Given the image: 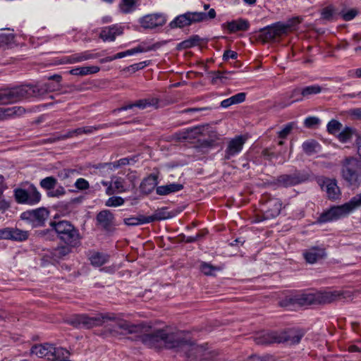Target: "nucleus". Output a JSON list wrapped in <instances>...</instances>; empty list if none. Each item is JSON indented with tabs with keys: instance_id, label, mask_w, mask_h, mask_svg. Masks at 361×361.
I'll use <instances>...</instances> for the list:
<instances>
[{
	"instance_id": "23",
	"label": "nucleus",
	"mask_w": 361,
	"mask_h": 361,
	"mask_svg": "<svg viewBox=\"0 0 361 361\" xmlns=\"http://www.w3.org/2000/svg\"><path fill=\"white\" fill-rule=\"evenodd\" d=\"M303 335L304 334L302 332L294 329L279 332V343H286L289 345L298 344Z\"/></svg>"
},
{
	"instance_id": "25",
	"label": "nucleus",
	"mask_w": 361,
	"mask_h": 361,
	"mask_svg": "<svg viewBox=\"0 0 361 361\" xmlns=\"http://www.w3.org/2000/svg\"><path fill=\"white\" fill-rule=\"evenodd\" d=\"M98 224L104 229L109 231L114 225V216L109 210H102L97 215Z\"/></svg>"
},
{
	"instance_id": "51",
	"label": "nucleus",
	"mask_w": 361,
	"mask_h": 361,
	"mask_svg": "<svg viewBox=\"0 0 361 361\" xmlns=\"http://www.w3.org/2000/svg\"><path fill=\"white\" fill-rule=\"evenodd\" d=\"M149 61H141L128 66L127 69L129 71L135 73L139 70L143 69L145 67L147 66L149 64Z\"/></svg>"
},
{
	"instance_id": "38",
	"label": "nucleus",
	"mask_w": 361,
	"mask_h": 361,
	"mask_svg": "<svg viewBox=\"0 0 361 361\" xmlns=\"http://www.w3.org/2000/svg\"><path fill=\"white\" fill-rule=\"evenodd\" d=\"M56 178H55L53 176H48L42 179L39 183V185L42 188L48 191H50L56 187Z\"/></svg>"
},
{
	"instance_id": "32",
	"label": "nucleus",
	"mask_w": 361,
	"mask_h": 361,
	"mask_svg": "<svg viewBox=\"0 0 361 361\" xmlns=\"http://www.w3.org/2000/svg\"><path fill=\"white\" fill-rule=\"evenodd\" d=\"M157 184V176L155 174H150L147 178L142 180L140 184V188L143 192L149 193L154 189Z\"/></svg>"
},
{
	"instance_id": "53",
	"label": "nucleus",
	"mask_w": 361,
	"mask_h": 361,
	"mask_svg": "<svg viewBox=\"0 0 361 361\" xmlns=\"http://www.w3.org/2000/svg\"><path fill=\"white\" fill-rule=\"evenodd\" d=\"M247 361H274L273 357L269 355H264L262 356L254 355L250 356Z\"/></svg>"
},
{
	"instance_id": "54",
	"label": "nucleus",
	"mask_w": 361,
	"mask_h": 361,
	"mask_svg": "<svg viewBox=\"0 0 361 361\" xmlns=\"http://www.w3.org/2000/svg\"><path fill=\"white\" fill-rule=\"evenodd\" d=\"M125 224L128 226H138L141 225V215L138 216H132L124 219Z\"/></svg>"
},
{
	"instance_id": "21",
	"label": "nucleus",
	"mask_w": 361,
	"mask_h": 361,
	"mask_svg": "<svg viewBox=\"0 0 361 361\" xmlns=\"http://www.w3.org/2000/svg\"><path fill=\"white\" fill-rule=\"evenodd\" d=\"M115 318L114 319H106V321H113L115 322L116 326L124 331L126 334H135L142 332L144 326L142 324H133L126 320L121 319L116 317L114 314Z\"/></svg>"
},
{
	"instance_id": "8",
	"label": "nucleus",
	"mask_w": 361,
	"mask_h": 361,
	"mask_svg": "<svg viewBox=\"0 0 361 361\" xmlns=\"http://www.w3.org/2000/svg\"><path fill=\"white\" fill-rule=\"evenodd\" d=\"M261 214L256 216V221L261 222L277 217L282 209V202L279 198L264 195L261 198Z\"/></svg>"
},
{
	"instance_id": "4",
	"label": "nucleus",
	"mask_w": 361,
	"mask_h": 361,
	"mask_svg": "<svg viewBox=\"0 0 361 361\" xmlns=\"http://www.w3.org/2000/svg\"><path fill=\"white\" fill-rule=\"evenodd\" d=\"M50 226L57 237L65 244L80 246L81 236L79 231L67 221H51Z\"/></svg>"
},
{
	"instance_id": "49",
	"label": "nucleus",
	"mask_w": 361,
	"mask_h": 361,
	"mask_svg": "<svg viewBox=\"0 0 361 361\" xmlns=\"http://www.w3.org/2000/svg\"><path fill=\"white\" fill-rule=\"evenodd\" d=\"M218 269L217 267L207 262H202L200 265V270L205 275H212L213 272Z\"/></svg>"
},
{
	"instance_id": "26",
	"label": "nucleus",
	"mask_w": 361,
	"mask_h": 361,
	"mask_svg": "<svg viewBox=\"0 0 361 361\" xmlns=\"http://www.w3.org/2000/svg\"><path fill=\"white\" fill-rule=\"evenodd\" d=\"M204 137L202 140L198 139V147L201 149H208L214 147L216 141L219 139V135L212 127H210L209 132Z\"/></svg>"
},
{
	"instance_id": "55",
	"label": "nucleus",
	"mask_w": 361,
	"mask_h": 361,
	"mask_svg": "<svg viewBox=\"0 0 361 361\" xmlns=\"http://www.w3.org/2000/svg\"><path fill=\"white\" fill-rule=\"evenodd\" d=\"M75 186L80 190H87L90 188L88 181L82 178L77 179L75 183Z\"/></svg>"
},
{
	"instance_id": "64",
	"label": "nucleus",
	"mask_w": 361,
	"mask_h": 361,
	"mask_svg": "<svg viewBox=\"0 0 361 361\" xmlns=\"http://www.w3.org/2000/svg\"><path fill=\"white\" fill-rule=\"evenodd\" d=\"M348 75L350 78H361V68L349 70Z\"/></svg>"
},
{
	"instance_id": "61",
	"label": "nucleus",
	"mask_w": 361,
	"mask_h": 361,
	"mask_svg": "<svg viewBox=\"0 0 361 361\" xmlns=\"http://www.w3.org/2000/svg\"><path fill=\"white\" fill-rule=\"evenodd\" d=\"M75 135L73 133V130H68L67 133L57 137L55 138H53V140L51 142H55L56 140H64L70 137H74Z\"/></svg>"
},
{
	"instance_id": "30",
	"label": "nucleus",
	"mask_w": 361,
	"mask_h": 361,
	"mask_svg": "<svg viewBox=\"0 0 361 361\" xmlns=\"http://www.w3.org/2000/svg\"><path fill=\"white\" fill-rule=\"evenodd\" d=\"M249 22L244 19H238L227 23L226 28L230 32H235L237 31H246L249 29Z\"/></svg>"
},
{
	"instance_id": "7",
	"label": "nucleus",
	"mask_w": 361,
	"mask_h": 361,
	"mask_svg": "<svg viewBox=\"0 0 361 361\" xmlns=\"http://www.w3.org/2000/svg\"><path fill=\"white\" fill-rule=\"evenodd\" d=\"M216 16L214 8H211L208 13L205 12H186L178 16L172 20L169 25L171 28H182L189 26L192 23H200L207 20L214 19Z\"/></svg>"
},
{
	"instance_id": "57",
	"label": "nucleus",
	"mask_w": 361,
	"mask_h": 361,
	"mask_svg": "<svg viewBox=\"0 0 361 361\" xmlns=\"http://www.w3.org/2000/svg\"><path fill=\"white\" fill-rule=\"evenodd\" d=\"M11 228L7 227L0 229V240H11Z\"/></svg>"
},
{
	"instance_id": "35",
	"label": "nucleus",
	"mask_w": 361,
	"mask_h": 361,
	"mask_svg": "<svg viewBox=\"0 0 361 361\" xmlns=\"http://www.w3.org/2000/svg\"><path fill=\"white\" fill-rule=\"evenodd\" d=\"M91 264L95 267H100L109 260V255L101 252H92L89 257Z\"/></svg>"
},
{
	"instance_id": "56",
	"label": "nucleus",
	"mask_w": 361,
	"mask_h": 361,
	"mask_svg": "<svg viewBox=\"0 0 361 361\" xmlns=\"http://www.w3.org/2000/svg\"><path fill=\"white\" fill-rule=\"evenodd\" d=\"M358 12L356 9L352 8L345 13H342V18L345 21H349L353 20L357 15Z\"/></svg>"
},
{
	"instance_id": "6",
	"label": "nucleus",
	"mask_w": 361,
	"mask_h": 361,
	"mask_svg": "<svg viewBox=\"0 0 361 361\" xmlns=\"http://www.w3.org/2000/svg\"><path fill=\"white\" fill-rule=\"evenodd\" d=\"M114 313L98 314L94 316H89L85 314H74L70 317L67 323L75 328L91 329L102 325L106 319H114Z\"/></svg>"
},
{
	"instance_id": "17",
	"label": "nucleus",
	"mask_w": 361,
	"mask_h": 361,
	"mask_svg": "<svg viewBox=\"0 0 361 361\" xmlns=\"http://www.w3.org/2000/svg\"><path fill=\"white\" fill-rule=\"evenodd\" d=\"M246 137L243 135H238L231 139L225 150V159H230L231 157L239 154L245 143Z\"/></svg>"
},
{
	"instance_id": "9",
	"label": "nucleus",
	"mask_w": 361,
	"mask_h": 361,
	"mask_svg": "<svg viewBox=\"0 0 361 361\" xmlns=\"http://www.w3.org/2000/svg\"><path fill=\"white\" fill-rule=\"evenodd\" d=\"M290 20L288 23L276 22L270 25L264 27L259 30V38L264 42L276 41L285 35L293 25V21Z\"/></svg>"
},
{
	"instance_id": "43",
	"label": "nucleus",
	"mask_w": 361,
	"mask_h": 361,
	"mask_svg": "<svg viewBox=\"0 0 361 361\" xmlns=\"http://www.w3.org/2000/svg\"><path fill=\"white\" fill-rule=\"evenodd\" d=\"M296 124L295 122H290L286 124L279 133L278 136L279 138H286L291 130L295 127Z\"/></svg>"
},
{
	"instance_id": "50",
	"label": "nucleus",
	"mask_w": 361,
	"mask_h": 361,
	"mask_svg": "<svg viewBox=\"0 0 361 361\" xmlns=\"http://www.w3.org/2000/svg\"><path fill=\"white\" fill-rule=\"evenodd\" d=\"M66 190L63 186H59L56 189H52L47 192L48 197H60L65 195Z\"/></svg>"
},
{
	"instance_id": "41",
	"label": "nucleus",
	"mask_w": 361,
	"mask_h": 361,
	"mask_svg": "<svg viewBox=\"0 0 361 361\" xmlns=\"http://www.w3.org/2000/svg\"><path fill=\"white\" fill-rule=\"evenodd\" d=\"M118 125V123H104V124H99L94 126H85L83 127V132L84 134H92L94 131L102 130L108 127L114 126Z\"/></svg>"
},
{
	"instance_id": "10",
	"label": "nucleus",
	"mask_w": 361,
	"mask_h": 361,
	"mask_svg": "<svg viewBox=\"0 0 361 361\" xmlns=\"http://www.w3.org/2000/svg\"><path fill=\"white\" fill-rule=\"evenodd\" d=\"M16 202L20 204L35 205L41 200V194L33 184L25 188H17L13 190Z\"/></svg>"
},
{
	"instance_id": "42",
	"label": "nucleus",
	"mask_w": 361,
	"mask_h": 361,
	"mask_svg": "<svg viewBox=\"0 0 361 361\" xmlns=\"http://www.w3.org/2000/svg\"><path fill=\"white\" fill-rule=\"evenodd\" d=\"M77 246H72L67 244L64 245L58 246L55 249V255L58 257H63L68 255L71 252L73 247H76Z\"/></svg>"
},
{
	"instance_id": "31",
	"label": "nucleus",
	"mask_w": 361,
	"mask_h": 361,
	"mask_svg": "<svg viewBox=\"0 0 361 361\" xmlns=\"http://www.w3.org/2000/svg\"><path fill=\"white\" fill-rule=\"evenodd\" d=\"M24 112L25 109L21 106L0 107V121L7 119L14 115H22Z\"/></svg>"
},
{
	"instance_id": "16",
	"label": "nucleus",
	"mask_w": 361,
	"mask_h": 361,
	"mask_svg": "<svg viewBox=\"0 0 361 361\" xmlns=\"http://www.w3.org/2000/svg\"><path fill=\"white\" fill-rule=\"evenodd\" d=\"M210 127L209 124H204L187 128L180 133L179 139L190 140L199 139L200 137H206L209 132Z\"/></svg>"
},
{
	"instance_id": "58",
	"label": "nucleus",
	"mask_w": 361,
	"mask_h": 361,
	"mask_svg": "<svg viewBox=\"0 0 361 361\" xmlns=\"http://www.w3.org/2000/svg\"><path fill=\"white\" fill-rule=\"evenodd\" d=\"M238 57V54L236 51L228 49L226 50L223 54V60L228 61V59H236Z\"/></svg>"
},
{
	"instance_id": "45",
	"label": "nucleus",
	"mask_w": 361,
	"mask_h": 361,
	"mask_svg": "<svg viewBox=\"0 0 361 361\" xmlns=\"http://www.w3.org/2000/svg\"><path fill=\"white\" fill-rule=\"evenodd\" d=\"M342 127V124L334 119L331 120L327 124L328 132L331 134H335L338 133Z\"/></svg>"
},
{
	"instance_id": "59",
	"label": "nucleus",
	"mask_w": 361,
	"mask_h": 361,
	"mask_svg": "<svg viewBox=\"0 0 361 361\" xmlns=\"http://www.w3.org/2000/svg\"><path fill=\"white\" fill-rule=\"evenodd\" d=\"M319 123V119L317 117H308L305 120V126L307 128H311Z\"/></svg>"
},
{
	"instance_id": "24",
	"label": "nucleus",
	"mask_w": 361,
	"mask_h": 361,
	"mask_svg": "<svg viewBox=\"0 0 361 361\" xmlns=\"http://www.w3.org/2000/svg\"><path fill=\"white\" fill-rule=\"evenodd\" d=\"M123 28L118 25L104 27L102 28L99 37L104 42H113L117 36L122 35Z\"/></svg>"
},
{
	"instance_id": "22",
	"label": "nucleus",
	"mask_w": 361,
	"mask_h": 361,
	"mask_svg": "<svg viewBox=\"0 0 361 361\" xmlns=\"http://www.w3.org/2000/svg\"><path fill=\"white\" fill-rule=\"evenodd\" d=\"M303 257L306 262L314 264L326 256L325 250L323 247L315 246L303 251Z\"/></svg>"
},
{
	"instance_id": "3",
	"label": "nucleus",
	"mask_w": 361,
	"mask_h": 361,
	"mask_svg": "<svg viewBox=\"0 0 361 361\" xmlns=\"http://www.w3.org/2000/svg\"><path fill=\"white\" fill-rule=\"evenodd\" d=\"M54 90L49 82L35 85L26 84L9 88L12 103L29 98H41Z\"/></svg>"
},
{
	"instance_id": "11",
	"label": "nucleus",
	"mask_w": 361,
	"mask_h": 361,
	"mask_svg": "<svg viewBox=\"0 0 361 361\" xmlns=\"http://www.w3.org/2000/svg\"><path fill=\"white\" fill-rule=\"evenodd\" d=\"M30 353L39 357H44L48 361H55L69 354L68 351L63 348H55L49 343L35 345L32 347Z\"/></svg>"
},
{
	"instance_id": "15",
	"label": "nucleus",
	"mask_w": 361,
	"mask_h": 361,
	"mask_svg": "<svg viewBox=\"0 0 361 361\" xmlns=\"http://www.w3.org/2000/svg\"><path fill=\"white\" fill-rule=\"evenodd\" d=\"M322 190L326 192L327 197L331 200H337L341 195L339 187L337 185V181L334 178L322 177L317 180Z\"/></svg>"
},
{
	"instance_id": "37",
	"label": "nucleus",
	"mask_w": 361,
	"mask_h": 361,
	"mask_svg": "<svg viewBox=\"0 0 361 361\" xmlns=\"http://www.w3.org/2000/svg\"><path fill=\"white\" fill-rule=\"evenodd\" d=\"M319 147V143L313 140L306 141L302 144L303 151L309 155L317 152Z\"/></svg>"
},
{
	"instance_id": "36",
	"label": "nucleus",
	"mask_w": 361,
	"mask_h": 361,
	"mask_svg": "<svg viewBox=\"0 0 361 361\" xmlns=\"http://www.w3.org/2000/svg\"><path fill=\"white\" fill-rule=\"evenodd\" d=\"M29 233L17 228H11V240L16 241H24L28 238Z\"/></svg>"
},
{
	"instance_id": "63",
	"label": "nucleus",
	"mask_w": 361,
	"mask_h": 361,
	"mask_svg": "<svg viewBox=\"0 0 361 361\" xmlns=\"http://www.w3.org/2000/svg\"><path fill=\"white\" fill-rule=\"evenodd\" d=\"M192 47V44L189 39L184 40L177 45L178 49H185Z\"/></svg>"
},
{
	"instance_id": "46",
	"label": "nucleus",
	"mask_w": 361,
	"mask_h": 361,
	"mask_svg": "<svg viewBox=\"0 0 361 361\" xmlns=\"http://www.w3.org/2000/svg\"><path fill=\"white\" fill-rule=\"evenodd\" d=\"M11 99L9 88L0 90V105L11 104Z\"/></svg>"
},
{
	"instance_id": "52",
	"label": "nucleus",
	"mask_w": 361,
	"mask_h": 361,
	"mask_svg": "<svg viewBox=\"0 0 361 361\" xmlns=\"http://www.w3.org/2000/svg\"><path fill=\"white\" fill-rule=\"evenodd\" d=\"M246 94L245 92L238 93L229 97L231 104H238L243 102L245 100Z\"/></svg>"
},
{
	"instance_id": "39",
	"label": "nucleus",
	"mask_w": 361,
	"mask_h": 361,
	"mask_svg": "<svg viewBox=\"0 0 361 361\" xmlns=\"http://www.w3.org/2000/svg\"><path fill=\"white\" fill-rule=\"evenodd\" d=\"M354 133L355 130L353 128L345 127L339 133L338 138L342 142H347L352 138Z\"/></svg>"
},
{
	"instance_id": "19",
	"label": "nucleus",
	"mask_w": 361,
	"mask_h": 361,
	"mask_svg": "<svg viewBox=\"0 0 361 361\" xmlns=\"http://www.w3.org/2000/svg\"><path fill=\"white\" fill-rule=\"evenodd\" d=\"M307 179L305 175L299 173L293 174H283L278 177L277 182L279 185L285 188L300 184Z\"/></svg>"
},
{
	"instance_id": "12",
	"label": "nucleus",
	"mask_w": 361,
	"mask_h": 361,
	"mask_svg": "<svg viewBox=\"0 0 361 361\" xmlns=\"http://www.w3.org/2000/svg\"><path fill=\"white\" fill-rule=\"evenodd\" d=\"M355 202L354 200H350L342 205L332 207L329 210L323 212L317 218V223L324 224L346 216L353 212V207L351 205H353Z\"/></svg>"
},
{
	"instance_id": "47",
	"label": "nucleus",
	"mask_w": 361,
	"mask_h": 361,
	"mask_svg": "<svg viewBox=\"0 0 361 361\" xmlns=\"http://www.w3.org/2000/svg\"><path fill=\"white\" fill-rule=\"evenodd\" d=\"M154 214L157 221L165 220L172 216L166 207H162L155 211Z\"/></svg>"
},
{
	"instance_id": "2",
	"label": "nucleus",
	"mask_w": 361,
	"mask_h": 361,
	"mask_svg": "<svg viewBox=\"0 0 361 361\" xmlns=\"http://www.w3.org/2000/svg\"><path fill=\"white\" fill-rule=\"evenodd\" d=\"M342 296L344 298H350L351 293L348 291H334L324 293H302L287 297L281 302V306H289L297 304L300 306L309 305L317 302L329 303L336 298Z\"/></svg>"
},
{
	"instance_id": "13",
	"label": "nucleus",
	"mask_w": 361,
	"mask_h": 361,
	"mask_svg": "<svg viewBox=\"0 0 361 361\" xmlns=\"http://www.w3.org/2000/svg\"><path fill=\"white\" fill-rule=\"evenodd\" d=\"M49 216V212L44 207L36 209L27 210L20 215L22 220L27 221L32 224V227L41 226Z\"/></svg>"
},
{
	"instance_id": "14",
	"label": "nucleus",
	"mask_w": 361,
	"mask_h": 361,
	"mask_svg": "<svg viewBox=\"0 0 361 361\" xmlns=\"http://www.w3.org/2000/svg\"><path fill=\"white\" fill-rule=\"evenodd\" d=\"M187 343L190 345V348L184 350L181 346H176L177 350L180 353H183L187 357L188 361H197L198 359H202L204 356L205 348L202 345H196L189 341L183 338L181 334V344Z\"/></svg>"
},
{
	"instance_id": "62",
	"label": "nucleus",
	"mask_w": 361,
	"mask_h": 361,
	"mask_svg": "<svg viewBox=\"0 0 361 361\" xmlns=\"http://www.w3.org/2000/svg\"><path fill=\"white\" fill-rule=\"evenodd\" d=\"M262 154L266 159H267L269 160H271L274 158H277L279 156L277 154L274 153V152L271 151L269 149H264L262 151Z\"/></svg>"
},
{
	"instance_id": "48",
	"label": "nucleus",
	"mask_w": 361,
	"mask_h": 361,
	"mask_svg": "<svg viewBox=\"0 0 361 361\" xmlns=\"http://www.w3.org/2000/svg\"><path fill=\"white\" fill-rule=\"evenodd\" d=\"M124 200L121 197L114 196L109 197L106 202V206L107 207H118L123 205Z\"/></svg>"
},
{
	"instance_id": "40",
	"label": "nucleus",
	"mask_w": 361,
	"mask_h": 361,
	"mask_svg": "<svg viewBox=\"0 0 361 361\" xmlns=\"http://www.w3.org/2000/svg\"><path fill=\"white\" fill-rule=\"evenodd\" d=\"M336 15V9L333 5L327 6L321 10L322 18L326 20H332Z\"/></svg>"
},
{
	"instance_id": "5",
	"label": "nucleus",
	"mask_w": 361,
	"mask_h": 361,
	"mask_svg": "<svg viewBox=\"0 0 361 361\" xmlns=\"http://www.w3.org/2000/svg\"><path fill=\"white\" fill-rule=\"evenodd\" d=\"M341 176L350 186L358 187L361 183V161L353 157L343 159L341 164Z\"/></svg>"
},
{
	"instance_id": "34",
	"label": "nucleus",
	"mask_w": 361,
	"mask_h": 361,
	"mask_svg": "<svg viewBox=\"0 0 361 361\" xmlns=\"http://www.w3.org/2000/svg\"><path fill=\"white\" fill-rule=\"evenodd\" d=\"M322 90V88L319 85H312L307 86L301 90L300 96L301 97L297 98L296 101H302V98H309L312 95L319 94Z\"/></svg>"
},
{
	"instance_id": "27",
	"label": "nucleus",
	"mask_w": 361,
	"mask_h": 361,
	"mask_svg": "<svg viewBox=\"0 0 361 361\" xmlns=\"http://www.w3.org/2000/svg\"><path fill=\"white\" fill-rule=\"evenodd\" d=\"M279 332H266L256 337L255 341L258 345H269L274 343H279Z\"/></svg>"
},
{
	"instance_id": "20",
	"label": "nucleus",
	"mask_w": 361,
	"mask_h": 361,
	"mask_svg": "<svg viewBox=\"0 0 361 361\" xmlns=\"http://www.w3.org/2000/svg\"><path fill=\"white\" fill-rule=\"evenodd\" d=\"M99 56V54H92L90 51H85L80 53H75L70 56H64L61 61L63 64H73L80 63L85 61L97 59Z\"/></svg>"
},
{
	"instance_id": "33",
	"label": "nucleus",
	"mask_w": 361,
	"mask_h": 361,
	"mask_svg": "<svg viewBox=\"0 0 361 361\" xmlns=\"http://www.w3.org/2000/svg\"><path fill=\"white\" fill-rule=\"evenodd\" d=\"M138 6V0H121L119 9L121 13L128 14L135 11Z\"/></svg>"
},
{
	"instance_id": "60",
	"label": "nucleus",
	"mask_w": 361,
	"mask_h": 361,
	"mask_svg": "<svg viewBox=\"0 0 361 361\" xmlns=\"http://www.w3.org/2000/svg\"><path fill=\"white\" fill-rule=\"evenodd\" d=\"M101 184L105 187H106V193L108 195H111L115 193V190L113 188L112 182L106 181V180H102Z\"/></svg>"
},
{
	"instance_id": "28",
	"label": "nucleus",
	"mask_w": 361,
	"mask_h": 361,
	"mask_svg": "<svg viewBox=\"0 0 361 361\" xmlns=\"http://www.w3.org/2000/svg\"><path fill=\"white\" fill-rule=\"evenodd\" d=\"M183 188V184L173 183L165 185L157 186L156 188V192L159 195H167L171 193L178 192Z\"/></svg>"
},
{
	"instance_id": "1",
	"label": "nucleus",
	"mask_w": 361,
	"mask_h": 361,
	"mask_svg": "<svg viewBox=\"0 0 361 361\" xmlns=\"http://www.w3.org/2000/svg\"><path fill=\"white\" fill-rule=\"evenodd\" d=\"M142 342L149 348H175L176 346H181L184 350L190 348L187 343L181 344V333H169L164 329H158L151 334H144L141 337Z\"/></svg>"
},
{
	"instance_id": "29",
	"label": "nucleus",
	"mask_w": 361,
	"mask_h": 361,
	"mask_svg": "<svg viewBox=\"0 0 361 361\" xmlns=\"http://www.w3.org/2000/svg\"><path fill=\"white\" fill-rule=\"evenodd\" d=\"M99 70L100 68L97 66H82L72 68L68 71V73L72 75L85 76L97 73Z\"/></svg>"
},
{
	"instance_id": "44",
	"label": "nucleus",
	"mask_w": 361,
	"mask_h": 361,
	"mask_svg": "<svg viewBox=\"0 0 361 361\" xmlns=\"http://www.w3.org/2000/svg\"><path fill=\"white\" fill-rule=\"evenodd\" d=\"M112 185L115 192H124V180L121 177H115L112 181Z\"/></svg>"
},
{
	"instance_id": "18",
	"label": "nucleus",
	"mask_w": 361,
	"mask_h": 361,
	"mask_svg": "<svg viewBox=\"0 0 361 361\" xmlns=\"http://www.w3.org/2000/svg\"><path fill=\"white\" fill-rule=\"evenodd\" d=\"M139 22L142 27L152 29L162 26L166 23V18L159 13L148 14L141 18Z\"/></svg>"
}]
</instances>
